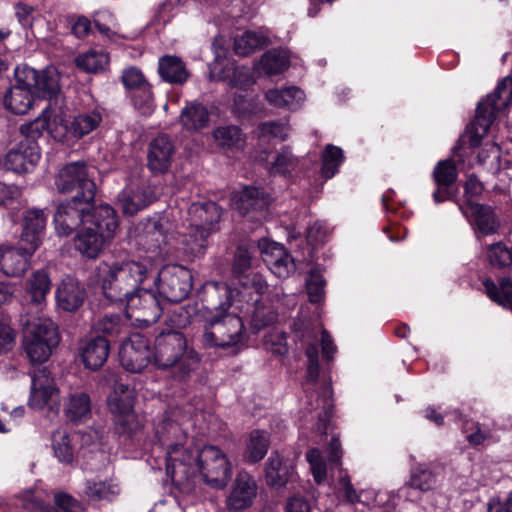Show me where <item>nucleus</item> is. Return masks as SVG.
I'll return each instance as SVG.
<instances>
[{"instance_id": "obj_1", "label": "nucleus", "mask_w": 512, "mask_h": 512, "mask_svg": "<svg viewBox=\"0 0 512 512\" xmlns=\"http://www.w3.org/2000/svg\"><path fill=\"white\" fill-rule=\"evenodd\" d=\"M166 469L184 493L195 489L197 472L216 489L224 488L232 475V465L222 450H168Z\"/></svg>"}, {"instance_id": "obj_2", "label": "nucleus", "mask_w": 512, "mask_h": 512, "mask_svg": "<svg viewBox=\"0 0 512 512\" xmlns=\"http://www.w3.org/2000/svg\"><path fill=\"white\" fill-rule=\"evenodd\" d=\"M208 301L215 312L207 320L203 342L208 347H234L245 341L242 319L229 312L232 292L225 283H211L206 287Z\"/></svg>"}, {"instance_id": "obj_3", "label": "nucleus", "mask_w": 512, "mask_h": 512, "mask_svg": "<svg viewBox=\"0 0 512 512\" xmlns=\"http://www.w3.org/2000/svg\"><path fill=\"white\" fill-rule=\"evenodd\" d=\"M222 209L213 201L192 203L186 222L177 231L178 243L188 257H199L208 246V238L220 230Z\"/></svg>"}, {"instance_id": "obj_4", "label": "nucleus", "mask_w": 512, "mask_h": 512, "mask_svg": "<svg viewBox=\"0 0 512 512\" xmlns=\"http://www.w3.org/2000/svg\"><path fill=\"white\" fill-rule=\"evenodd\" d=\"M151 270L152 264L146 261L101 262L95 275L105 297L122 304L144 282Z\"/></svg>"}, {"instance_id": "obj_5", "label": "nucleus", "mask_w": 512, "mask_h": 512, "mask_svg": "<svg viewBox=\"0 0 512 512\" xmlns=\"http://www.w3.org/2000/svg\"><path fill=\"white\" fill-rule=\"evenodd\" d=\"M152 364L162 370L174 369L173 377L183 381L199 364L198 354L187 349L186 339L180 332L168 331L155 339Z\"/></svg>"}, {"instance_id": "obj_6", "label": "nucleus", "mask_w": 512, "mask_h": 512, "mask_svg": "<svg viewBox=\"0 0 512 512\" xmlns=\"http://www.w3.org/2000/svg\"><path fill=\"white\" fill-rule=\"evenodd\" d=\"M512 102V77L507 76L498 83L495 91L479 102L475 119L468 126L462 139L471 148L478 147L487 135L497 115Z\"/></svg>"}, {"instance_id": "obj_7", "label": "nucleus", "mask_w": 512, "mask_h": 512, "mask_svg": "<svg viewBox=\"0 0 512 512\" xmlns=\"http://www.w3.org/2000/svg\"><path fill=\"white\" fill-rule=\"evenodd\" d=\"M46 129H49L46 114L38 116L30 123L23 124L20 131L24 138L12 147L4 156L2 165L4 169L15 173H27L31 171L40 159V148L36 139Z\"/></svg>"}, {"instance_id": "obj_8", "label": "nucleus", "mask_w": 512, "mask_h": 512, "mask_svg": "<svg viewBox=\"0 0 512 512\" xmlns=\"http://www.w3.org/2000/svg\"><path fill=\"white\" fill-rule=\"evenodd\" d=\"M15 75L19 77L25 85H28L35 95L40 98L49 99V104L41 115L45 113L48 121L53 117V123H56L60 115V111H57V105L59 102H62L63 98L60 93V76L58 71L53 67L42 71L25 67L16 69Z\"/></svg>"}, {"instance_id": "obj_9", "label": "nucleus", "mask_w": 512, "mask_h": 512, "mask_svg": "<svg viewBox=\"0 0 512 512\" xmlns=\"http://www.w3.org/2000/svg\"><path fill=\"white\" fill-rule=\"evenodd\" d=\"M59 342L57 327L46 317L27 321L24 330L23 345L29 360L33 363L45 362L52 348Z\"/></svg>"}, {"instance_id": "obj_10", "label": "nucleus", "mask_w": 512, "mask_h": 512, "mask_svg": "<svg viewBox=\"0 0 512 512\" xmlns=\"http://www.w3.org/2000/svg\"><path fill=\"white\" fill-rule=\"evenodd\" d=\"M318 339L313 336L311 341H308L305 354L307 357V370L303 388L306 393V397L309 399V405L311 409H322V412L318 414L320 422L326 421L332 413L334 404L332 400V388L329 383H324L321 386V392L317 396L316 403L311 402L313 397L312 386L316 384L319 377V350H318Z\"/></svg>"}, {"instance_id": "obj_11", "label": "nucleus", "mask_w": 512, "mask_h": 512, "mask_svg": "<svg viewBox=\"0 0 512 512\" xmlns=\"http://www.w3.org/2000/svg\"><path fill=\"white\" fill-rule=\"evenodd\" d=\"M121 305L126 317L140 327L155 323L163 311L160 296L154 290L139 287Z\"/></svg>"}, {"instance_id": "obj_12", "label": "nucleus", "mask_w": 512, "mask_h": 512, "mask_svg": "<svg viewBox=\"0 0 512 512\" xmlns=\"http://www.w3.org/2000/svg\"><path fill=\"white\" fill-rule=\"evenodd\" d=\"M55 185L61 193L77 191L76 195L84 202L94 200L96 186L88 167L83 162H73L60 169Z\"/></svg>"}, {"instance_id": "obj_13", "label": "nucleus", "mask_w": 512, "mask_h": 512, "mask_svg": "<svg viewBox=\"0 0 512 512\" xmlns=\"http://www.w3.org/2000/svg\"><path fill=\"white\" fill-rule=\"evenodd\" d=\"M161 294L170 302L185 299L192 288V276L188 269L181 265H167L158 276Z\"/></svg>"}, {"instance_id": "obj_14", "label": "nucleus", "mask_w": 512, "mask_h": 512, "mask_svg": "<svg viewBox=\"0 0 512 512\" xmlns=\"http://www.w3.org/2000/svg\"><path fill=\"white\" fill-rule=\"evenodd\" d=\"M93 201H85L75 195L71 200L60 204L54 215L55 229L58 235L68 236L81 224H88V209Z\"/></svg>"}, {"instance_id": "obj_15", "label": "nucleus", "mask_w": 512, "mask_h": 512, "mask_svg": "<svg viewBox=\"0 0 512 512\" xmlns=\"http://www.w3.org/2000/svg\"><path fill=\"white\" fill-rule=\"evenodd\" d=\"M102 121V115L98 110L83 112L74 117L70 125H60L52 128L49 120V129L46 131L60 142L69 141L71 138H82L96 129Z\"/></svg>"}, {"instance_id": "obj_16", "label": "nucleus", "mask_w": 512, "mask_h": 512, "mask_svg": "<svg viewBox=\"0 0 512 512\" xmlns=\"http://www.w3.org/2000/svg\"><path fill=\"white\" fill-rule=\"evenodd\" d=\"M22 505L32 512H82L83 507L79 501L64 492L54 494L56 507L44 502L38 490H27L21 494Z\"/></svg>"}, {"instance_id": "obj_17", "label": "nucleus", "mask_w": 512, "mask_h": 512, "mask_svg": "<svg viewBox=\"0 0 512 512\" xmlns=\"http://www.w3.org/2000/svg\"><path fill=\"white\" fill-rule=\"evenodd\" d=\"M156 198L154 188L144 181L128 184L118 196V205L126 215H134Z\"/></svg>"}, {"instance_id": "obj_18", "label": "nucleus", "mask_w": 512, "mask_h": 512, "mask_svg": "<svg viewBox=\"0 0 512 512\" xmlns=\"http://www.w3.org/2000/svg\"><path fill=\"white\" fill-rule=\"evenodd\" d=\"M257 494L258 485L255 479L246 472H240L226 499V507L233 512L244 510L253 504Z\"/></svg>"}, {"instance_id": "obj_19", "label": "nucleus", "mask_w": 512, "mask_h": 512, "mask_svg": "<svg viewBox=\"0 0 512 512\" xmlns=\"http://www.w3.org/2000/svg\"><path fill=\"white\" fill-rule=\"evenodd\" d=\"M120 359L125 370L132 373L142 372L148 363H152V352L147 340L140 335L133 336L129 342L122 345Z\"/></svg>"}, {"instance_id": "obj_20", "label": "nucleus", "mask_w": 512, "mask_h": 512, "mask_svg": "<svg viewBox=\"0 0 512 512\" xmlns=\"http://www.w3.org/2000/svg\"><path fill=\"white\" fill-rule=\"evenodd\" d=\"M175 147L167 135H159L154 138L147 150V167L153 174H164L168 172Z\"/></svg>"}, {"instance_id": "obj_21", "label": "nucleus", "mask_w": 512, "mask_h": 512, "mask_svg": "<svg viewBox=\"0 0 512 512\" xmlns=\"http://www.w3.org/2000/svg\"><path fill=\"white\" fill-rule=\"evenodd\" d=\"M270 203V197L262 190L256 187H245L239 192L233 194L231 206L241 215L251 213L262 216Z\"/></svg>"}, {"instance_id": "obj_22", "label": "nucleus", "mask_w": 512, "mask_h": 512, "mask_svg": "<svg viewBox=\"0 0 512 512\" xmlns=\"http://www.w3.org/2000/svg\"><path fill=\"white\" fill-rule=\"evenodd\" d=\"M295 477L292 460L284 458L278 450H275L268 458L265 479L268 486L276 489L285 487L293 482Z\"/></svg>"}, {"instance_id": "obj_23", "label": "nucleus", "mask_w": 512, "mask_h": 512, "mask_svg": "<svg viewBox=\"0 0 512 512\" xmlns=\"http://www.w3.org/2000/svg\"><path fill=\"white\" fill-rule=\"evenodd\" d=\"M45 227L46 215L43 210L33 208L25 211L20 243L30 246V252H35L42 242Z\"/></svg>"}, {"instance_id": "obj_24", "label": "nucleus", "mask_w": 512, "mask_h": 512, "mask_svg": "<svg viewBox=\"0 0 512 512\" xmlns=\"http://www.w3.org/2000/svg\"><path fill=\"white\" fill-rule=\"evenodd\" d=\"M259 246L264 262L275 275L285 278L295 270L294 261L283 245L264 241Z\"/></svg>"}, {"instance_id": "obj_25", "label": "nucleus", "mask_w": 512, "mask_h": 512, "mask_svg": "<svg viewBox=\"0 0 512 512\" xmlns=\"http://www.w3.org/2000/svg\"><path fill=\"white\" fill-rule=\"evenodd\" d=\"M58 393L53 378L46 368H39L32 374L29 405L33 408H43Z\"/></svg>"}, {"instance_id": "obj_26", "label": "nucleus", "mask_w": 512, "mask_h": 512, "mask_svg": "<svg viewBox=\"0 0 512 512\" xmlns=\"http://www.w3.org/2000/svg\"><path fill=\"white\" fill-rule=\"evenodd\" d=\"M30 246L0 248V271L8 277L22 276L30 266Z\"/></svg>"}, {"instance_id": "obj_27", "label": "nucleus", "mask_w": 512, "mask_h": 512, "mask_svg": "<svg viewBox=\"0 0 512 512\" xmlns=\"http://www.w3.org/2000/svg\"><path fill=\"white\" fill-rule=\"evenodd\" d=\"M341 457V450H308L306 459L316 483L324 482L328 471L339 467Z\"/></svg>"}, {"instance_id": "obj_28", "label": "nucleus", "mask_w": 512, "mask_h": 512, "mask_svg": "<svg viewBox=\"0 0 512 512\" xmlns=\"http://www.w3.org/2000/svg\"><path fill=\"white\" fill-rule=\"evenodd\" d=\"M86 298V291L78 280L66 277L62 280L56 290L58 306L67 312L78 310Z\"/></svg>"}, {"instance_id": "obj_29", "label": "nucleus", "mask_w": 512, "mask_h": 512, "mask_svg": "<svg viewBox=\"0 0 512 512\" xmlns=\"http://www.w3.org/2000/svg\"><path fill=\"white\" fill-rule=\"evenodd\" d=\"M88 224L98 233L111 240L118 228V220L115 210L108 204L88 209Z\"/></svg>"}, {"instance_id": "obj_30", "label": "nucleus", "mask_w": 512, "mask_h": 512, "mask_svg": "<svg viewBox=\"0 0 512 512\" xmlns=\"http://www.w3.org/2000/svg\"><path fill=\"white\" fill-rule=\"evenodd\" d=\"M33 91L19 77L4 97V105L14 114H26L33 104Z\"/></svg>"}, {"instance_id": "obj_31", "label": "nucleus", "mask_w": 512, "mask_h": 512, "mask_svg": "<svg viewBox=\"0 0 512 512\" xmlns=\"http://www.w3.org/2000/svg\"><path fill=\"white\" fill-rule=\"evenodd\" d=\"M109 342L105 337L88 340L81 348V358L86 368L96 370L103 366L109 355Z\"/></svg>"}, {"instance_id": "obj_32", "label": "nucleus", "mask_w": 512, "mask_h": 512, "mask_svg": "<svg viewBox=\"0 0 512 512\" xmlns=\"http://www.w3.org/2000/svg\"><path fill=\"white\" fill-rule=\"evenodd\" d=\"M158 73L162 80L170 84H184L190 73L181 58L174 55H165L159 59Z\"/></svg>"}, {"instance_id": "obj_33", "label": "nucleus", "mask_w": 512, "mask_h": 512, "mask_svg": "<svg viewBox=\"0 0 512 512\" xmlns=\"http://www.w3.org/2000/svg\"><path fill=\"white\" fill-rule=\"evenodd\" d=\"M84 226V229L78 233L74 240L75 248L82 255L95 258L109 239L98 233L93 227L89 225Z\"/></svg>"}, {"instance_id": "obj_34", "label": "nucleus", "mask_w": 512, "mask_h": 512, "mask_svg": "<svg viewBox=\"0 0 512 512\" xmlns=\"http://www.w3.org/2000/svg\"><path fill=\"white\" fill-rule=\"evenodd\" d=\"M210 114L206 106L197 102H189L182 109L179 120L183 128L196 132L208 126Z\"/></svg>"}, {"instance_id": "obj_35", "label": "nucleus", "mask_w": 512, "mask_h": 512, "mask_svg": "<svg viewBox=\"0 0 512 512\" xmlns=\"http://www.w3.org/2000/svg\"><path fill=\"white\" fill-rule=\"evenodd\" d=\"M269 104L278 108L296 109L305 98L304 92L295 86L269 89L265 94Z\"/></svg>"}, {"instance_id": "obj_36", "label": "nucleus", "mask_w": 512, "mask_h": 512, "mask_svg": "<svg viewBox=\"0 0 512 512\" xmlns=\"http://www.w3.org/2000/svg\"><path fill=\"white\" fill-rule=\"evenodd\" d=\"M66 417L73 422H84L91 417V399L83 391H75L69 394L65 403Z\"/></svg>"}, {"instance_id": "obj_37", "label": "nucleus", "mask_w": 512, "mask_h": 512, "mask_svg": "<svg viewBox=\"0 0 512 512\" xmlns=\"http://www.w3.org/2000/svg\"><path fill=\"white\" fill-rule=\"evenodd\" d=\"M134 405V393L127 385L116 384L108 397L110 411L120 417L130 418Z\"/></svg>"}, {"instance_id": "obj_38", "label": "nucleus", "mask_w": 512, "mask_h": 512, "mask_svg": "<svg viewBox=\"0 0 512 512\" xmlns=\"http://www.w3.org/2000/svg\"><path fill=\"white\" fill-rule=\"evenodd\" d=\"M469 211L481 234L491 235L497 232L499 228V221L494 210L490 206L470 203Z\"/></svg>"}, {"instance_id": "obj_39", "label": "nucleus", "mask_w": 512, "mask_h": 512, "mask_svg": "<svg viewBox=\"0 0 512 512\" xmlns=\"http://www.w3.org/2000/svg\"><path fill=\"white\" fill-rule=\"evenodd\" d=\"M51 289V281L43 270L34 272L26 284V292L32 303L42 305Z\"/></svg>"}, {"instance_id": "obj_40", "label": "nucleus", "mask_w": 512, "mask_h": 512, "mask_svg": "<svg viewBox=\"0 0 512 512\" xmlns=\"http://www.w3.org/2000/svg\"><path fill=\"white\" fill-rule=\"evenodd\" d=\"M483 287L487 296L497 304L512 309V280L502 278L498 284L490 279L483 281Z\"/></svg>"}, {"instance_id": "obj_41", "label": "nucleus", "mask_w": 512, "mask_h": 512, "mask_svg": "<svg viewBox=\"0 0 512 512\" xmlns=\"http://www.w3.org/2000/svg\"><path fill=\"white\" fill-rule=\"evenodd\" d=\"M85 493L93 500L112 501L119 495L120 487L113 479L87 481Z\"/></svg>"}, {"instance_id": "obj_42", "label": "nucleus", "mask_w": 512, "mask_h": 512, "mask_svg": "<svg viewBox=\"0 0 512 512\" xmlns=\"http://www.w3.org/2000/svg\"><path fill=\"white\" fill-rule=\"evenodd\" d=\"M266 45H268V39L254 31H245L234 39V51L240 56H248Z\"/></svg>"}, {"instance_id": "obj_43", "label": "nucleus", "mask_w": 512, "mask_h": 512, "mask_svg": "<svg viewBox=\"0 0 512 512\" xmlns=\"http://www.w3.org/2000/svg\"><path fill=\"white\" fill-rule=\"evenodd\" d=\"M109 64V56L103 51L90 50L76 58V65L88 73L104 71Z\"/></svg>"}, {"instance_id": "obj_44", "label": "nucleus", "mask_w": 512, "mask_h": 512, "mask_svg": "<svg viewBox=\"0 0 512 512\" xmlns=\"http://www.w3.org/2000/svg\"><path fill=\"white\" fill-rule=\"evenodd\" d=\"M260 68L267 75H276L282 73L289 66L288 55L283 50L267 51L260 59Z\"/></svg>"}, {"instance_id": "obj_45", "label": "nucleus", "mask_w": 512, "mask_h": 512, "mask_svg": "<svg viewBox=\"0 0 512 512\" xmlns=\"http://www.w3.org/2000/svg\"><path fill=\"white\" fill-rule=\"evenodd\" d=\"M299 159L287 146L283 147L276 155L270 167V173L273 175L288 176L297 170Z\"/></svg>"}, {"instance_id": "obj_46", "label": "nucleus", "mask_w": 512, "mask_h": 512, "mask_svg": "<svg viewBox=\"0 0 512 512\" xmlns=\"http://www.w3.org/2000/svg\"><path fill=\"white\" fill-rule=\"evenodd\" d=\"M213 138L224 149H240L244 144V137L237 126L218 127L213 131Z\"/></svg>"}, {"instance_id": "obj_47", "label": "nucleus", "mask_w": 512, "mask_h": 512, "mask_svg": "<svg viewBox=\"0 0 512 512\" xmlns=\"http://www.w3.org/2000/svg\"><path fill=\"white\" fill-rule=\"evenodd\" d=\"M436 481L435 473L427 465L418 464L411 471L408 485L421 491H429L434 488Z\"/></svg>"}, {"instance_id": "obj_48", "label": "nucleus", "mask_w": 512, "mask_h": 512, "mask_svg": "<svg viewBox=\"0 0 512 512\" xmlns=\"http://www.w3.org/2000/svg\"><path fill=\"white\" fill-rule=\"evenodd\" d=\"M132 105L142 115H151L155 109L154 95L150 84L128 94Z\"/></svg>"}, {"instance_id": "obj_49", "label": "nucleus", "mask_w": 512, "mask_h": 512, "mask_svg": "<svg viewBox=\"0 0 512 512\" xmlns=\"http://www.w3.org/2000/svg\"><path fill=\"white\" fill-rule=\"evenodd\" d=\"M344 160L341 148L334 145H327L322 153V175L326 179L332 178Z\"/></svg>"}, {"instance_id": "obj_50", "label": "nucleus", "mask_w": 512, "mask_h": 512, "mask_svg": "<svg viewBox=\"0 0 512 512\" xmlns=\"http://www.w3.org/2000/svg\"><path fill=\"white\" fill-rule=\"evenodd\" d=\"M457 168L451 159L437 163L433 171V178L437 186H452L457 180Z\"/></svg>"}, {"instance_id": "obj_51", "label": "nucleus", "mask_w": 512, "mask_h": 512, "mask_svg": "<svg viewBox=\"0 0 512 512\" xmlns=\"http://www.w3.org/2000/svg\"><path fill=\"white\" fill-rule=\"evenodd\" d=\"M94 328L97 332L114 337L123 332L125 324L118 314H107L95 323Z\"/></svg>"}, {"instance_id": "obj_52", "label": "nucleus", "mask_w": 512, "mask_h": 512, "mask_svg": "<svg viewBox=\"0 0 512 512\" xmlns=\"http://www.w3.org/2000/svg\"><path fill=\"white\" fill-rule=\"evenodd\" d=\"M156 433L159 436L162 445L166 446V448H179L183 445L180 442H167L181 434V428L179 425L170 419L163 420V422L157 427Z\"/></svg>"}, {"instance_id": "obj_53", "label": "nucleus", "mask_w": 512, "mask_h": 512, "mask_svg": "<svg viewBox=\"0 0 512 512\" xmlns=\"http://www.w3.org/2000/svg\"><path fill=\"white\" fill-rule=\"evenodd\" d=\"M335 492L346 503L355 504L361 501L360 494L354 489L347 474H340Z\"/></svg>"}, {"instance_id": "obj_54", "label": "nucleus", "mask_w": 512, "mask_h": 512, "mask_svg": "<svg viewBox=\"0 0 512 512\" xmlns=\"http://www.w3.org/2000/svg\"><path fill=\"white\" fill-rule=\"evenodd\" d=\"M487 254L492 266L502 268L511 264V249H508L502 242L490 245Z\"/></svg>"}, {"instance_id": "obj_55", "label": "nucleus", "mask_w": 512, "mask_h": 512, "mask_svg": "<svg viewBox=\"0 0 512 512\" xmlns=\"http://www.w3.org/2000/svg\"><path fill=\"white\" fill-rule=\"evenodd\" d=\"M161 221H149L145 228V233L140 236L141 241L148 245L147 249H156L160 247L164 240Z\"/></svg>"}, {"instance_id": "obj_56", "label": "nucleus", "mask_w": 512, "mask_h": 512, "mask_svg": "<svg viewBox=\"0 0 512 512\" xmlns=\"http://www.w3.org/2000/svg\"><path fill=\"white\" fill-rule=\"evenodd\" d=\"M259 299H255L256 307L252 314L251 324L254 329L260 330L269 324L273 323L276 319V313L270 308L260 306Z\"/></svg>"}, {"instance_id": "obj_57", "label": "nucleus", "mask_w": 512, "mask_h": 512, "mask_svg": "<svg viewBox=\"0 0 512 512\" xmlns=\"http://www.w3.org/2000/svg\"><path fill=\"white\" fill-rule=\"evenodd\" d=\"M122 83L127 89L128 94L134 90L142 88L144 85L149 84L143 73L135 67H130L123 71Z\"/></svg>"}, {"instance_id": "obj_58", "label": "nucleus", "mask_w": 512, "mask_h": 512, "mask_svg": "<svg viewBox=\"0 0 512 512\" xmlns=\"http://www.w3.org/2000/svg\"><path fill=\"white\" fill-rule=\"evenodd\" d=\"M289 127L279 122H265L259 125V135L261 137L279 138L281 141L287 139Z\"/></svg>"}, {"instance_id": "obj_59", "label": "nucleus", "mask_w": 512, "mask_h": 512, "mask_svg": "<svg viewBox=\"0 0 512 512\" xmlns=\"http://www.w3.org/2000/svg\"><path fill=\"white\" fill-rule=\"evenodd\" d=\"M325 280L319 273L312 272L307 279V292L311 302H319L323 297Z\"/></svg>"}, {"instance_id": "obj_60", "label": "nucleus", "mask_w": 512, "mask_h": 512, "mask_svg": "<svg viewBox=\"0 0 512 512\" xmlns=\"http://www.w3.org/2000/svg\"><path fill=\"white\" fill-rule=\"evenodd\" d=\"M75 445H79L80 448H85L89 446H102L105 443L103 442V436L100 434L98 430L89 429L83 433H75Z\"/></svg>"}, {"instance_id": "obj_61", "label": "nucleus", "mask_w": 512, "mask_h": 512, "mask_svg": "<svg viewBox=\"0 0 512 512\" xmlns=\"http://www.w3.org/2000/svg\"><path fill=\"white\" fill-rule=\"evenodd\" d=\"M74 445V434L70 435L64 427L56 429L51 435V448H71Z\"/></svg>"}, {"instance_id": "obj_62", "label": "nucleus", "mask_w": 512, "mask_h": 512, "mask_svg": "<svg viewBox=\"0 0 512 512\" xmlns=\"http://www.w3.org/2000/svg\"><path fill=\"white\" fill-rule=\"evenodd\" d=\"M14 343V329L7 322L0 320V354L10 351Z\"/></svg>"}, {"instance_id": "obj_63", "label": "nucleus", "mask_w": 512, "mask_h": 512, "mask_svg": "<svg viewBox=\"0 0 512 512\" xmlns=\"http://www.w3.org/2000/svg\"><path fill=\"white\" fill-rule=\"evenodd\" d=\"M463 432L466 434L468 441L473 445H480L486 438V433L480 430L477 423L465 421L463 425Z\"/></svg>"}, {"instance_id": "obj_64", "label": "nucleus", "mask_w": 512, "mask_h": 512, "mask_svg": "<svg viewBox=\"0 0 512 512\" xmlns=\"http://www.w3.org/2000/svg\"><path fill=\"white\" fill-rule=\"evenodd\" d=\"M21 193L20 187L0 182V206L7 205L19 198Z\"/></svg>"}]
</instances>
